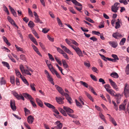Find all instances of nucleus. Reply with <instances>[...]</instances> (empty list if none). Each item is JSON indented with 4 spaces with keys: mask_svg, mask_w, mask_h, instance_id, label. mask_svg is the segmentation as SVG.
<instances>
[{
    "mask_svg": "<svg viewBox=\"0 0 129 129\" xmlns=\"http://www.w3.org/2000/svg\"><path fill=\"white\" fill-rule=\"evenodd\" d=\"M79 45V44L77 42L73 40V49L80 57H82L83 56V54L78 47Z\"/></svg>",
    "mask_w": 129,
    "mask_h": 129,
    "instance_id": "obj_1",
    "label": "nucleus"
},
{
    "mask_svg": "<svg viewBox=\"0 0 129 129\" xmlns=\"http://www.w3.org/2000/svg\"><path fill=\"white\" fill-rule=\"evenodd\" d=\"M56 88L59 93L63 96H64L69 103L71 104V101L72 100V99L69 95L67 93H65L63 89L59 86H57Z\"/></svg>",
    "mask_w": 129,
    "mask_h": 129,
    "instance_id": "obj_2",
    "label": "nucleus"
},
{
    "mask_svg": "<svg viewBox=\"0 0 129 129\" xmlns=\"http://www.w3.org/2000/svg\"><path fill=\"white\" fill-rule=\"evenodd\" d=\"M122 94H124L126 98H127L129 96V85L127 83H126L125 84L124 91Z\"/></svg>",
    "mask_w": 129,
    "mask_h": 129,
    "instance_id": "obj_3",
    "label": "nucleus"
},
{
    "mask_svg": "<svg viewBox=\"0 0 129 129\" xmlns=\"http://www.w3.org/2000/svg\"><path fill=\"white\" fill-rule=\"evenodd\" d=\"M120 4L118 3H114V5L112 6L111 10L112 11L116 13L118 10Z\"/></svg>",
    "mask_w": 129,
    "mask_h": 129,
    "instance_id": "obj_4",
    "label": "nucleus"
},
{
    "mask_svg": "<svg viewBox=\"0 0 129 129\" xmlns=\"http://www.w3.org/2000/svg\"><path fill=\"white\" fill-rule=\"evenodd\" d=\"M109 81L111 85L113 88L117 91L119 90V88L117 85L116 83L110 79H109Z\"/></svg>",
    "mask_w": 129,
    "mask_h": 129,
    "instance_id": "obj_5",
    "label": "nucleus"
},
{
    "mask_svg": "<svg viewBox=\"0 0 129 129\" xmlns=\"http://www.w3.org/2000/svg\"><path fill=\"white\" fill-rule=\"evenodd\" d=\"M33 13L35 16V22L37 23H42V22L40 20V18H39V16L37 14L36 12L35 11H34V12Z\"/></svg>",
    "mask_w": 129,
    "mask_h": 129,
    "instance_id": "obj_6",
    "label": "nucleus"
},
{
    "mask_svg": "<svg viewBox=\"0 0 129 129\" xmlns=\"http://www.w3.org/2000/svg\"><path fill=\"white\" fill-rule=\"evenodd\" d=\"M10 106L12 109L13 111H15L16 108L15 105V101L14 100H11L10 101Z\"/></svg>",
    "mask_w": 129,
    "mask_h": 129,
    "instance_id": "obj_7",
    "label": "nucleus"
},
{
    "mask_svg": "<svg viewBox=\"0 0 129 129\" xmlns=\"http://www.w3.org/2000/svg\"><path fill=\"white\" fill-rule=\"evenodd\" d=\"M28 37L30 39V40L33 42L36 45H38V44L36 39L33 37V36L31 34H29L28 35Z\"/></svg>",
    "mask_w": 129,
    "mask_h": 129,
    "instance_id": "obj_8",
    "label": "nucleus"
},
{
    "mask_svg": "<svg viewBox=\"0 0 129 129\" xmlns=\"http://www.w3.org/2000/svg\"><path fill=\"white\" fill-rule=\"evenodd\" d=\"M124 104L120 105L119 106V111H120L121 110H125V106L126 105V101L125 100H124Z\"/></svg>",
    "mask_w": 129,
    "mask_h": 129,
    "instance_id": "obj_9",
    "label": "nucleus"
},
{
    "mask_svg": "<svg viewBox=\"0 0 129 129\" xmlns=\"http://www.w3.org/2000/svg\"><path fill=\"white\" fill-rule=\"evenodd\" d=\"M60 46L66 52L70 54L72 53L66 47L61 44L60 45Z\"/></svg>",
    "mask_w": 129,
    "mask_h": 129,
    "instance_id": "obj_10",
    "label": "nucleus"
},
{
    "mask_svg": "<svg viewBox=\"0 0 129 129\" xmlns=\"http://www.w3.org/2000/svg\"><path fill=\"white\" fill-rule=\"evenodd\" d=\"M60 46L66 52L70 54L72 53L66 47L61 44L60 45Z\"/></svg>",
    "mask_w": 129,
    "mask_h": 129,
    "instance_id": "obj_11",
    "label": "nucleus"
},
{
    "mask_svg": "<svg viewBox=\"0 0 129 129\" xmlns=\"http://www.w3.org/2000/svg\"><path fill=\"white\" fill-rule=\"evenodd\" d=\"M60 46L66 52L70 54L72 53L66 47L61 44L60 45Z\"/></svg>",
    "mask_w": 129,
    "mask_h": 129,
    "instance_id": "obj_12",
    "label": "nucleus"
},
{
    "mask_svg": "<svg viewBox=\"0 0 129 129\" xmlns=\"http://www.w3.org/2000/svg\"><path fill=\"white\" fill-rule=\"evenodd\" d=\"M34 120V118L31 115H30L27 118V122L29 123L32 124Z\"/></svg>",
    "mask_w": 129,
    "mask_h": 129,
    "instance_id": "obj_13",
    "label": "nucleus"
},
{
    "mask_svg": "<svg viewBox=\"0 0 129 129\" xmlns=\"http://www.w3.org/2000/svg\"><path fill=\"white\" fill-rule=\"evenodd\" d=\"M109 44L111 45L112 47L114 48H116L117 46V42L113 41H110L109 42Z\"/></svg>",
    "mask_w": 129,
    "mask_h": 129,
    "instance_id": "obj_14",
    "label": "nucleus"
},
{
    "mask_svg": "<svg viewBox=\"0 0 129 129\" xmlns=\"http://www.w3.org/2000/svg\"><path fill=\"white\" fill-rule=\"evenodd\" d=\"M23 95L26 98H27L30 101V100H34V98L32 97L30 95L28 94L24 93L23 94Z\"/></svg>",
    "mask_w": 129,
    "mask_h": 129,
    "instance_id": "obj_15",
    "label": "nucleus"
},
{
    "mask_svg": "<svg viewBox=\"0 0 129 129\" xmlns=\"http://www.w3.org/2000/svg\"><path fill=\"white\" fill-rule=\"evenodd\" d=\"M55 123L57 124V125L55 127V128L57 129H61V128L62 125L61 123L59 121H57L55 122Z\"/></svg>",
    "mask_w": 129,
    "mask_h": 129,
    "instance_id": "obj_16",
    "label": "nucleus"
},
{
    "mask_svg": "<svg viewBox=\"0 0 129 129\" xmlns=\"http://www.w3.org/2000/svg\"><path fill=\"white\" fill-rule=\"evenodd\" d=\"M63 109L68 114V113H71L73 111V110L72 109L66 106H64Z\"/></svg>",
    "mask_w": 129,
    "mask_h": 129,
    "instance_id": "obj_17",
    "label": "nucleus"
},
{
    "mask_svg": "<svg viewBox=\"0 0 129 129\" xmlns=\"http://www.w3.org/2000/svg\"><path fill=\"white\" fill-rule=\"evenodd\" d=\"M56 100L58 103L60 104H63L64 103L62 99L60 97H56Z\"/></svg>",
    "mask_w": 129,
    "mask_h": 129,
    "instance_id": "obj_18",
    "label": "nucleus"
},
{
    "mask_svg": "<svg viewBox=\"0 0 129 129\" xmlns=\"http://www.w3.org/2000/svg\"><path fill=\"white\" fill-rule=\"evenodd\" d=\"M108 92L112 95H113L115 96H118V94H117L112 89H110V90L108 91Z\"/></svg>",
    "mask_w": 129,
    "mask_h": 129,
    "instance_id": "obj_19",
    "label": "nucleus"
},
{
    "mask_svg": "<svg viewBox=\"0 0 129 129\" xmlns=\"http://www.w3.org/2000/svg\"><path fill=\"white\" fill-rule=\"evenodd\" d=\"M112 35L113 37L115 39H117L118 37H120L121 36V35L117 32L113 33Z\"/></svg>",
    "mask_w": 129,
    "mask_h": 129,
    "instance_id": "obj_20",
    "label": "nucleus"
},
{
    "mask_svg": "<svg viewBox=\"0 0 129 129\" xmlns=\"http://www.w3.org/2000/svg\"><path fill=\"white\" fill-rule=\"evenodd\" d=\"M36 100L39 106L41 107H42L43 105L42 101L38 98H36Z\"/></svg>",
    "mask_w": 129,
    "mask_h": 129,
    "instance_id": "obj_21",
    "label": "nucleus"
},
{
    "mask_svg": "<svg viewBox=\"0 0 129 129\" xmlns=\"http://www.w3.org/2000/svg\"><path fill=\"white\" fill-rule=\"evenodd\" d=\"M44 104L49 108L52 109H54L55 108V107L54 106L49 103L45 102Z\"/></svg>",
    "mask_w": 129,
    "mask_h": 129,
    "instance_id": "obj_22",
    "label": "nucleus"
},
{
    "mask_svg": "<svg viewBox=\"0 0 129 129\" xmlns=\"http://www.w3.org/2000/svg\"><path fill=\"white\" fill-rule=\"evenodd\" d=\"M107 115L109 116V118L110 119L111 121L112 122V123H113L115 126L117 124L116 121L114 119L111 117V115L108 114H107Z\"/></svg>",
    "mask_w": 129,
    "mask_h": 129,
    "instance_id": "obj_23",
    "label": "nucleus"
},
{
    "mask_svg": "<svg viewBox=\"0 0 129 129\" xmlns=\"http://www.w3.org/2000/svg\"><path fill=\"white\" fill-rule=\"evenodd\" d=\"M110 75L111 77L115 78H117L119 77L118 74L115 72L113 73H111Z\"/></svg>",
    "mask_w": 129,
    "mask_h": 129,
    "instance_id": "obj_24",
    "label": "nucleus"
},
{
    "mask_svg": "<svg viewBox=\"0 0 129 129\" xmlns=\"http://www.w3.org/2000/svg\"><path fill=\"white\" fill-rule=\"evenodd\" d=\"M58 110L63 115L65 116H67V114L66 113V112L65 111L63 110L61 108H59Z\"/></svg>",
    "mask_w": 129,
    "mask_h": 129,
    "instance_id": "obj_25",
    "label": "nucleus"
},
{
    "mask_svg": "<svg viewBox=\"0 0 129 129\" xmlns=\"http://www.w3.org/2000/svg\"><path fill=\"white\" fill-rule=\"evenodd\" d=\"M47 77L48 80L50 82L51 84L53 85H54V83L53 81V80L52 78L50 77V75H47Z\"/></svg>",
    "mask_w": 129,
    "mask_h": 129,
    "instance_id": "obj_26",
    "label": "nucleus"
},
{
    "mask_svg": "<svg viewBox=\"0 0 129 129\" xmlns=\"http://www.w3.org/2000/svg\"><path fill=\"white\" fill-rule=\"evenodd\" d=\"M85 94L87 97L91 100L92 102L94 101V100L92 98V96L89 93H88V92H85Z\"/></svg>",
    "mask_w": 129,
    "mask_h": 129,
    "instance_id": "obj_27",
    "label": "nucleus"
},
{
    "mask_svg": "<svg viewBox=\"0 0 129 129\" xmlns=\"http://www.w3.org/2000/svg\"><path fill=\"white\" fill-rule=\"evenodd\" d=\"M4 78L2 77L0 78V83L1 85H4L6 83V81L4 79Z\"/></svg>",
    "mask_w": 129,
    "mask_h": 129,
    "instance_id": "obj_28",
    "label": "nucleus"
},
{
    "mask_svg": "<svg viewBox=\"0 0 129 129\" xmlns=\"http://www.w3.org/2000/svg\"><path fill=\"white\" fill-rule=\"evenodd\" d=\"M73 4L75 6H82V5L78 2L76 0H73Z\"/></svg>",
    "mask_w": 129,
    "mask_h": 129,
    "instance_id": "obj_29",
    "label": "nucleus"
},
{
    "mask_svg": "<svg viewBox=\"0 0 129 129\" xmlns=\"http://www.w3.org/2000/svg\"><path fill=\"white\" fill-rule=\"evenodd\" d=\"M19 68L22 73L23 74V73L25 70L24 69V67L23 65L22 64H20L19 66Z\"/></svg>",
    "mask_w": 129,
    "mask_h": 129,
    "instance_id": "obj_30",
    "label": "nucleus"
},
{
    "mask_svg": "<svg viewBox=\"0 0 129 129\" xmlns=\"http://www.w3.org/2000/svg\"><path fill=\"white\" fill-rule=\"evenodd\" d=\"M3 39L4 41L8 45L10 46L11 45L10 43L8 42V40L5 37H3Z\"/></svg>",
    "mask_w": 129,
    "mask_h": 129,
    "instance_id": "obj_31",
    "label": "nucleus"
},
{
    "mask_svg": "<svg viewBox=\"0 0 129 129\" xmlns=\"http://www.w3.org/2000/svg\"><path fill=\"white\" fill-rule=\"evenodd\" d=\"M125 72L126 75L129 74V64H127L126 66Z\"/></svg>",
    "mask_w": 129,
    "mask_h": 129,
    "instance_id": "obj_32",
    "label": "nucleus"
},
{
    "mask_svg": "<svg viewBox=\"0 0 129 129\" xmlns=\"http://www.w3.org/2000/svg\"><path fill=\"white\" fill-rule=\"evenodd\" d=\"M2 63L4 66H5L8 69H10V67L9 64L7 62L5 61H2Z\"/></svg>",
    "mask_w": 129,
    "mask_h": 129,
    "instance_id": "obj_33",
    "label": "nucleus"
},
{
    "mask_svg": "<svg viewBox=\"0 0 129 129\" xmlns=\"http://www.w3.org/2000/svg\"><path fill=\"white\" fill-rule=\"evenodd\" d=\"M57 20L58 25L62 27L63 25L60 19L58 17H57Z\"/></svg>",
    "mask_w": 129,
    "mask_h": 129,
    "instance_id": "obj_34",
    "label": "nucleus"
},
{
    "mask_svg": "<svg viewBox=\"0 0 129 129\" xmlns=\"http://www.w3.org/2000/svg\"><path fill=\"white\" fill-rule=\"evenodd\" d=\"M28 25L30 28H32L35 25V24L33 21H30L28 23Z\"/></svg>",
    "mask_w": 129,
    "mask_h": 129,
    "instance_id": "obj_35",
    "label": "nucleus"
},
{
    "mask_svg": "<svg viewBox=\"0 0 129 129\" xmlns=\"http://www.w3.org/2000/svg\"><path fill=\"white\" fill-rule=\"evenodd\" d=\"M62 61L64 67L65 68H68V65L67 64L65 60L64 59H62Z\"/></svg>",
    "mask_w": 129,
    "mask_h": 129,
    "instance_id": "obj_36",
    "label": "nucleus"
},
{
    "mask_svg": "<svg viewBox=\"0 0 129 129\" xmlns=\"http://www.w3.org/2000/svg\"><path fill=\"white\" fill-rule=\"evenodd\" d=\"M29 75L31 76V74L29 72V71L28 70V69L25 70L23 73V75Z\"/></svg>",
    "mask_w": 129,
    "mask_h": 129,
    "instance_id": "obj_37",
    "label": "nucleus"
},
{
    "mask_svg": "<svg viewBox=\"0 0 129 129\" xmlns=\"http://www.w3.org/2000/svg\"><path fill=\"white\" fill-rule=\"evenodd\" d=\"M114 58V60L116 62V61L118 60L119 58L115 54H112L111 55Z\"/></svg>",
    "mask_w": 129,
    "mask_h": 129,
    "instance_id": "obj_38",
    "label": "nucleus"
},
{
    "mask_svg": "<svg viewBox=\"0 0 129 129\" xmlns=\"http://www.w3.org/2000/svg\"><path fill=\"white\" fill-rule=\"evenodd\" d=\"M15 73L16 74V75L18 77H20L22 76L20 73L19 71L18 70L16 69L15 70Z\"/></svg>",
    "mask_w": 129,
    "mask_h": 129,
    "instance_id": "obj_39",
    "label": "nucleus"
},
{
    "mask_svg": "<svg viewBox=\"0 0 129 129\" xmlns=\"http://www.w3.org/2000/svg\"><path fill=\"white\" fill-rule=\"evenodd\" d=\"M12 24L14 25L15 27H16L17 28H18V27L16 24L15 23L14 21V20L12 19L11 20H10L9 21Z\"/></svg>",
    "mask_w": 129,
    "mask_h": 129,
    "instance_id": "obj_40",
    "label": "nucleus"
},
{
    "mask_svg": "<svg viewBox=\"0 0 129 129\" xmlns=\"http://www.w3.org/2000/svg\"><path fill=\"white\" fill-rule=\"evenodd\" d=\"M126 41V39L124 38H122L120 41L119 44L121 45H123L125 43Z\"/></svg>",
    "mask_w": 129,
    "mask_h": 129,
    "instance_id": "obj_41",
    "label": "nucleus"
},
{
    "mask_svg": "<svg viewBox=\"0 0 129 129\" xmlns=\"http://www.w3.org/2000/svg\"><path fill=\"white\" fill-rule=\"evenodd\" d=\"M75 101L77 106L79 107L80 108H82V105L80 104V103L78 102L77 100H75Z\"/></svg>",
    "mask_w": 129,
    "mask_h": 129,
    "instance_id": "obj_42",
    "label": "nucleus"
},
{
    "mask_svg": "<svg viewBox=\"0 0 129 129\" xmlns=\"http://www.w3.org/2000/svg\"><path fill=\"white\" fill-rule=\"evenodd\" d=\"M80 83L81 85H83L84 87L87 88L88 87V84L82 81H80Z\"/></svg>",
    "mask_w": 129,
    "mask_h": 129,
    "instance_id": "obj_43",
    "label": "nucleus"
},
{
    "mask_svg": "<svg viewBox=\"0 0 129 129\" xmlns=\"http://www.w3.org/2000/svg\"><path fill=\"white\" fill-rule=\"evenodd\" d=\"M55 59L57 62L60 65H61L62 63L61 61L59 60V58L57 57H55Z\"/></svg>",
    "mask_w": 129,
    "mask_h": 129,
    "instance_id": "obj_44",
    "label": "nucleus"
},
{
    "mask_svg": "<svg viewBox=\"0 0 129 129\" xmlns=\"http://www.w3.org/2000/svg\"><path fill=\"white\" fill-rule=\"evenodd\" d=\"M119 1L121 3H123L125 5H126L128 4L126 0H119Z\"/></svg>",
    "mask_w": 129,
    "mask_h": 129,
    "instance_id": "obj_45",
    "label": "nucleus"
},
{
    "mask_svg": "<svg viewBox=\"0 0 129 129\" xmlns=\"http://www.w3.org/2000/svg\"><path fill=\"white\" fill-rule=\"evenodd\" d=\"M10 82L12 84H14L15 78L14 76H12L10 77Z\"/></svg>",
    "mask_w": 129,
    "mask_h": 129,
    "instance_id": "obj_46",
    "label": "nucleus"
},
{
    "mask_svg": "<svg viewBox=\"0 0 129 129\" xmlns=\"http://www.w3.org/2000/svg\"><path fill=\"white\" fill-rule=\"evenodd\" d=\"M15 47L16 48V49L17 50V51H21L23 52V50H22L23 49L22 48H21L20 47H18L16 45H15Z\"/></svg>",
    "mask_w": 129,
    "mask_h": 129,
    "instance_id": "obj_47",
    "label": "nucleus"
},
{
    "mask_svg": "<svg viewBox=\"0 0 129 129\" xmlns=\"http://www.w3.org/2000/svg\"><path fill=\"white\" fill-rule=\"evenodd\" d=\"M120 22V21H118L116 22L115 26V28L116 29L119 28L120 27V25L119 23Z\"/></svg>",
    "mask_w": 129,
    "mask_h": 129,
    "instance_id": "obj_48",
    "label": "nucleus"
},
{
    "mask_svg": "<svg viewBox=\"0 0 129 129\" xmlns=\"http://www.w3.org/2000/svg\"><path fill=\"white\" fill-rule=\"evenodd\" d=\"M56 48H57V51L61 54H62L63 53L64 51L59 47H55Z\"/></svg>",
    "mask_w": 129,
    "mask_h": 129,
    "instance_id": "obj_49",
    "label": "nucleus"
},
{
    "mask_svg": "<svg viewBox=\"0 0 129 129\" xmlns=\"http://www.w3.org/2000/svg\"><path fill=\"white\" fill-rule=\"evenodd\" d=\"M65 41L67 44L71 46L73 48V45L71 44V43L70 41L68 39H65Z\"/></svg>",
    "mask_w": 129,
    "mask_h": 129,
    "instance_id": "obj_50",
    "label": "nucleus"
},
{
    "mask_svg": "<svg viewBox=\"0 0 129 129\" xmlns=\"http://www.w3.org/2000/svg\"><path fill=\"white\" fill-rule=\"evenodd\" d=\"M34 99L33 100H30V101L31 104H32L34 108H36L37 105L34 102Z\"/></svg>",
    "mask_w": 129,
    "mask_h": 129,
    "instance_id": "obj_51",
    "label": "nucleus"
},
{
    "mask_svg": "<svg viewBox=\"0 0 129 129\" xmlns=\"http://www.w3.org/2000/svg\"><path fill=\"white\" fill-rule=\"evenodd\" d=\"M30 85L32 89L33 90L35 91H36V90L34 87V86L35 85V84L34 83H33V84H30Z\"/></svg>",
    "mask_w": 129,
    "mask_h": 129,
    "instance_id": "obj_52",
    "label": "nucleus"
},
{
    "mask_svg": "<svg viewBox=\"0 0 129 129\" xmlns=\"http://www.w3.org/2000/svg\"><path fill=\"white\" fill-rule=\"evenodd\" d=\"M99 116L100 118L102 119L103 120L105 121V119L104 118L105 117L101 113H99Z\"/></svg>",
    "mask_w": 129,
    "mask_h": 129,
    "instance_id": "obj_53",
    "label": "nucleus"
},
{
    "mask_svg": "<svg viewBox=\"0 0 129 129\" xmlns=\"http://www.w3.org/2000/svg\"><path fill=\"white\" fill-rule=\"evenodd\" d=\"M90 77L94 81H96L97 80V79L96 77L94 75L92 74L90 75Z\"/></svg>",
    "mask_w": 129,
    "mask_h": 129,
    "instance_id": "obj_54",
    "label": "nucleus"
},
{
    "mask_svg": "<svg viewBox=\"0 0 129 129\" xmlns=\"http://www.w3.org/2000/svg\"><path fill=\"white\" fill-rule=\"evenodd\" d=\"M28 9L29 15L30 16H31V17H33V13L30 9L29 8H28Z\"/></svg>",
    "mask_w": 129,
    "mask_h": 129,
    "instance_id": "obj_55",
    "label": "nucleus"
},
{
    "mask_svg": "<svg viewBox=\"0 0 129 129\" xmlns=\"http://www.w3.org/2000/svg\"><path fill=\"white\" fill-rule=\"evenodd\" d=\"M12 93L13 95L18 99L19 98V95H18L16 92L15 91L13 92Z\"/></svg>",
    "mask_w": 129,
    "mask_h": 129,
    "instance_id": "obj_56",
    "label": "nucleus"
},
{
    "mask_svg": "<svg viewBox=\"0 0 129 129\" xmlns=\"http://www.w3.org/2000/svg\"><path fill=\"white\" fill-rule=\"evenodd\" d=\"M20 59L23 61L25 60V56L23 54L20 55Z\"/></svg>",
    "mask_w": 129,
    "mask_h": 129,
    "instance_id": "obj_57",
    "label": "nucleus"
},
{
    "mask_svg": "<svg viewBox=\"0 0 129 129\" xmlns=\"http://www.w3.org/2000/svg\"><path fill=\"white\" fill-rule=\"evenodd\" d=\"M4 10L7 13V14L9 15L10 14L9 11L7 8L5 6H4Z\"/></svg>",
    "mask_w": 129,
    "mask_h": 129,
    "instance_id": "obj_58",
    "label": "nucleus"
},
{
    "mask_svg": "<svg viewBox=\"0 0 129 129\" xmlns=\"http://www.w3.org/2000/svg\"><path fill=\"white\" fill-rule=\"evenodd\" d=\"M48 55L49 56V58L52 61H54V59L52 55L49 53H48Z\"/></svg>",
    "mask_w": 129,
    "mask_h": 129,
    "instance_id": "obj_59",
    "label": "nucleus"
},
{
    "mask_svg": "<svg viewBox=\"0 0 129 129\" xmlns=\"http://www.w3.org/2000/svg\"><path fill=\"white\" fill-rule=\"evenodd\" d=\"M80 8H78L76 6H74L75 8L78 11H79L80 12H81V10L82 9V6H80Z\"/></svg>",
    "mask_w": 129,
    "mask_h": 129,
    "instance_id": "obj_60",
    "label": "nucleus"
},
{
    "mask_svg": "<svg viewBox=\"0 0 129 129\" xmlns=\"http://www.w3.org/2000/svg\"><path fill=\"white\" fill-rule=\"evenodd\" d=\"M90 39L92 40L93 42H96L98 40V39L95 37H93L90 38Z\"/></svg>",
    "mask_w": 129,
    "mask_h": 129,
    "instance_id": "obj_61",
    "label": "nucleus"
},
{
    "mask_svg": "<svg viewBox=\"0 0 129 129\" xmlns=\"http://www.w3.org/2000/svg\"><path fill=\"white\" fill-rule=\"evenodd\" d=\"M49 30V29H48L46 28H44L43 29L42 32L44 33H47Z\"/></svg>",
    "mask_w": 129,
    "mask_h": 129,
    "instance_id": "obj_62",
    "label": "nucleus"
},
{
    "mask_svg": "<svg viewBox=\"0 0 129 129\" xmlns=\"http://www.w3.org/2000/svg\"><path fill=\"white\" fill-rule=\"evenodd\" d=\"M92 33L93 34L97 35L98 36H100V33L99 31H92Z\"/></svg>",
    "mask_w": 129,
    "mask_h": 129,
    "instance_id": "obj_63",
    "label": "nucleus"
},
{
    "mask_svg": "<svg viewBox=\"0 0 129 129\" xmlns=\"http://www.w3.org/2000/svg\"><path fill=\"white\" fill-rule=\"evenodd\" d=\"M19 98H18V99L20 100L21 99L23 100V101L24 100V98L23 96L21 94H19Z\"/></svg>",
    "mask_w": 129,
    "mask_h": 129,
    "instance_id": "obj_64",
    "label": "nucleus"
}]
</instances>
